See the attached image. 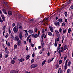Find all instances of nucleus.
<instances>
[{"label":"nucleus","instance_id":"obj_56","mask_svg":"<svg viewBox=\"0 0 73 73\" xmlns=\"http://www.w3.org/2000/svg\"><path fill=\"white\" fill-rule=\"evenodd\" d=\"M7 45L8 46H10V43H9V42L8 44H7Z\"/></svg>","mask_w":73,"mask_h":73},{"label":"nucleus","instance_id":"obj_15","mask_svg":"<svg viewBox=\"0 0 73 73\" xmlns=\"http://www.w3.org/2000/svg\"><path fill=\"white\" fill-rule=\"evenodd\" d=\"M64 38H65V36H64V35H63L62 36V43H63V41H64Z\"/></svg>","mask_w":73,"mask_h":73},{"label":"nucleus","instance_id":"obj_18","mask_svg":"<svg viewBox=\"0 0 73 73\" xmlns=\"http://www.w3.org/2000/svg\"><path fill=\"white\" fill-rule=\"evenodd\" d=\"M48 34L50 36H52V33L50 32H49L48 33Z\"/></svg>","mask_w":73,"mask_h":73},{"label":"nucleus","instance_id":"obj_16","mask_svg":"<svg viewBox=\"0 0 73 73\" xmlns=\"http://www.w3.org/2000/svg\"><path fill=\"white\" fill-rule=\"evenodd\" d=\"M46 62V60H44L42 63V66H43V65H44L45 64Z\"/></svg>","mask_w":73,"mask_h":73},{"label":"nucleus","instance_id":"obj_51","mask_svg":"<svg viewBox=\"0 0 73 73\" xmlns=\"http://www.w3.org/2000/svg\"><path fill=\"white\" fill-rule=\"evenodd\" d=\"M45 48H42V52H44V51H45Z\"/></svg>","mask_w":73,"mask_h":73},{"label":"nucleus","instance_id":"obj_8","mask_svg":"<svg viewBox=\"0 0 73 73\" xmlns=\"http://www.w3.org/2000/svg\"><path fill=\"white\" fill-rule=\"evenodd\" d=\"M49 28L51 32H53V27L50 26Z\"/></svg>","mask_w":73,"mask_h":73},{"label":"nucleus","instance_id":"obj_3","mask_svg":"<svg viewBox=\"0 0 73 73\" xmlns=\"http://www.w3.org/2000/svg\"><path fill=\"white\" fill-rule=\"evenodd\" d=\"M55 32L56 33V35L58 37H60V33H59V32H58V31L57 30H55Z\"/></svg>","mask_w":73,"mask_h":73},{"label":"nucleus","instance_id":"obj_55","mask_svg":"<svg viewBox=\"0 0 73 73\" xmlns=\"http://www.w3.org/2000/svg\"><path fill=\"white\" fill-rule=\"evenodd\" d=\"M28 33H25V37H27V36H28Z\"/></svg>","mask_w":73,"mask_h":73},{"label":"nucleus","instance_id":"obj_33","mask_svg":"<svg viewBox=\"0 0 73 73\" xmlns=\"http://www.w3.org/2000/svg\"><path fill=\"white\" fill-rule=\"evenodd\" d=\"M66 30H63V34H64V33H65L66 32Z\"/></svg>","mask_w":73,"mask_h":73},{"label":"nucleus","instance_id":"obj_1","mask_svg":"<svg viewBox=\"0 0 73 73\" xmlns=\"http://www.w3.org/2000/svg\"><path fill=\"white\" fill-rule=\"evenodd\" d=\"M19 38H20L21 40H22V39H23V33H22L21 31H19Z\"/></svg>","mask_w":73,"mask_h":73},{"label":"nucleus","instance_id":"obj_32","mask_svg":"<svg viewBox=\"0 0 73 73\" xmlns=\"http://www.w3.org/2000/svg\"><path fill=\"white\" fill-rule=\"evenodd\" d=\"M5 28H6V26H4L3 27V30H5Z\"/></svg>","mask_w":73,"mask_h":73},{"label":"nucleus","instance_id":"obj_43","mask_svg":"<svg viewBox=\"0 0 73 73\" xmlns=\"http://www.w3.org/2000/svg\"><path fill=\"white\" fill-rule=\"evenodd\" d=\"M0 22L1 23H3V21L1 19V17H0Z\"/></svg>","mask_w":73,"mask_h":73},{"label":"nucleus","instance_id":"obj_17","mask_svg":"<svg viewBox=\"0 0 73 73\" xmlns=\"http://www.w3.org/2000/svg\"><path fill=\"white\" fill-rule=\"evenodd\" d=\"M28 32L29 33H33V30H29L28 31Z\"/></svg>","mask_w":73,"mask_h":73},{"label":"nucleus","instance_id":"obj_28","mask_svg":"<svg viewBox=\"0 0 73 73\" xmlns=\"http://www.w3.org/2000/svg\"><path fill=\"white\" fill-rule=\"evenodd\" d=\"M11 64H15V60H12L11 61Z\"/></svg>","mask_w":73,"mask_h":73},{"label":"nucleus","instance_id":"obj_50","mask_svg":"<svg viewBox=\"0 0 73 73\" xmlns=\"http://www.w3.org/2000/svg\"><path fill=\"white\" fill-rule=\"evenodd\" d=\"M61 49H60L58 51V53H59V54H60V53H61Z\"/></svg>","mask_w":73,"mask_h":73},{"label":"nucleus","instance_id":"obj_53","mask_svg":"<svg viewBox=\"0 0 73 73\" xmlns=\"http://www.w3.org/2000/svg\"><path fill=\"white\" fill-rule=\"evenodd\" d=\"M8 49H7V47H6L5 49V52H7Z\"/></svg>","mask_w":73,"mask_h":73},{"label":"nucleus","instance_id":"obj_22","mask_svg":"<svg viewBox=\"0 0 73 73\" xmlns=\"http://www.w3.org/2000/svg\"><path fill=\"white\" fill-rule=\"evenodd\" d=\"M17 46L16 44H15L14 46V48L15 49H17Z\"/></svg>","mask_w":73,"mask_h":73},{"label":"nucleus","instance_id":"obj_36","mask_svg":"<svg viewBox=\"0 0 73 73\" xmlns=\"http://www.w3.org/2000/svg\"><path fill=\"white\" fill-rule=\"evenodd\" d=\"M58 21L59 23H61V22H62V19H59Z\"/></svg>","mask_w":73,"mask_h":73},{"label":"nucleus","instance_id":"obj_40","mask_svg":"<svg viewBox=\"0 0 73 73\" xmlns=\"http://www.w3.org/2000/svg\"><path fill=\"white\" fill-rule=\"evenodd\" d=\"M62 31V29L61 28H59V32L60 33H61Z\"/></svg>","mask_w":73,"mask_h":73},{"label":"nucleus","instance_id":"obj_25","mask_svg":"<svg viewBox=\"0 0 73 73\" xmlns=\"http://www.w3.org/2000/svg\"><path fill=\"white\" fill-rule=\"evenodd\" d=\"M9 34H11V29H10V27L9 28Z\"/></svg>","mask_w":73,"mask_h":73},{"label":"nucleus","instance_id":"obj_23","mask_svg":"<svg viewBox=\"0 0 73 73\" xmlns=\"http://www.w3.org/2000/svg\"><path fill=\"white\" fill-rule=\"evenodd\" d=\"M44 36H45V34H43V35H42V36H41V38L42 39V41L43 40V38H44Z\"/></svg>","mask_w":73,"mask_h":73},{"label":"nucleus","instance_id":"obj_19","mask_svg":"<svg viewBox=\"0 0 73 73\" xmlns=\"http://www.w3.org/2000/svg\"><path fill=\"white\" fill-rule=\"evenodd\" d=\"M61 68H60L58 70V73H61Z\"/></svg>","mask_w":73,"mask_h":73},{"label":"nucleus","instance_id":"obj_9","mask_svg":"<svg viewBox=\"0 0 73 73\" xmlns=\"http://www.w3.org/2000/svg\"><path fill=\"white\" fill-rule=\"evenodd\" d=\"M61 50V52H64V47H60V49Z\"/></svg>","mask_w":73,"mask_h":73},{"label":"nucleus","instance_id":"obj_30","mask_svg":"<svg viewBox=\"0 0 73 73\" xmlns=\"http://www.w3.org/2000/svg\"><path fill=\"white\" fill-rule=\"evenodd\" d=\"M54 46H57V42L56 40L55 41Z\"/></svg>","mask_w":73,"mask_h":73},{"label":"nucleus","instance_id":"obj_41","mask_svg":"<svg viewBox=\"0 0 73 73\" xmlns=\"http://www.w3.org/2000/svg\"><path fill=\"white\" fill-rule=\"evenodd\" d=\"M51 59H49L48 60V63H49V62H51Z\"/></svg>","mask_w":73,"mask_h":73},{"label":"nucleus","instance_id":"obj_10","mask_svg":"<svg viewBox=\"0 0 73 73\" xmlns=\"http://www.w3.org/2000/svg\"><path fill=\"white\" fill-rule=\"evenodd\" d=\"M2 11L5 13V14L6 15H7V12H6V11L5 10V9H2Z\"/></svg>","mask_w":73,"mask_h":73},{"label":"nucleus","instance_id":"obj_64","mask_svg":"<svg viewBox=\"0 0 73 73\" xmlns=\"http://www.w3.org/2000/svg\"><path fill=\"white\" fill-rule=\"evenodd\" d=\"M25 73H30V72H28V71H25Z\"/></svg>","mask_w":73,"mask_h":73},{"label":"nucleus","instance_id":"obj_6","mask_svg":"<svg viewBox=\"0 0 73 73\" xmlns=\"http://www.w3.org/2000/svg\"><path fill=\"white\" fill-rule=\"evenodd\" d=\"M14 40L15 41H18L19 40V37L17 36H16L14 38Z\"/></svg>","mask_w":73,"mask_h":73},{"label":"nucleus","instance_id":"obj_48","mask_svg":"<svg viewBox=\"0 0 73 73\" xmlns=\"http://www.w3.org/2000/svg\"><path fill=\"white\" fill-rule=\"evenodd\" d=\"M70 71V69H68L67 70V73H69V72Z\"/></svg>","mask_w":73,"mask_h":73},{"label":"nucleus","instance_id":"obj_20","mask_svg":"<svg viewBox=\"0 0 73 73\" xmlns=\"http://www.w3.org/2000/svg\"><path fill=\"white\" fill-rule=\"evenodd\" d=\"M30 57V56L29 55L27 56L26 58V60H27Z\"/></svg>","mask_w":73,"mask_h":73},{"label":"nucleus","instance_id":"obj_45","mask_svg":"<svg viewBox=\"0 0 73 73\" xmlns=\"http://www.w3.org/2000/svg\"><path fill=\"white\" fill-rule=\"evenodd\" d=\"M40 31H38V35L39 36L40 35Z\"/></svg>","mask_w":73,"mask_h":73},{"label":"nucleus","instance_id":"obj_46","mask_svg":"<svg viewBox=\"0 0 73 73\" xmlns=\"http://www.w3.org/2000/svg\"><path fill=\"white\" fill-rule=\"evenodd\" d=\"M15 26V23H13V25H12L13 27H13H14Z\"/></svg>","mask_w":73,"mask_h":73},{"label":"nucleus","instance_id":"obj_5","mask_svg":"<svg viewBox=\"0 0 73 73\" xmlns=\"http://www.w3.org/2000/svg\"><path fill=\"white\" fill-rule=\"evenodd\" d=\"M59 23V22H58L57 23L55 22L54 23V24L57 27V26L58 27H59V26H60V25Z\"/></svg>","mask_w":73,"mask_h":73},{"label":"nucleus","instance_id":"obj_21","mask_svg":"<svg viewBox=\"0 0 73 73\" xmlns=\"http://www.w3.org/2000/svg\"><path fill=\"white\" fill-rule=\"evenodd\" d=\"M38 36H39L37 34H35V35H34V37L35 38H37V37H38Z\"/></svg>","mask_w":73,"mask_h":73},{"label":"nucleus","instance_id":"obj_7","mask_svg":"<svg viewBox=\"0 0 73 73\" xmlns=\"http://www.w3.org/2000/svg\"><path fill=\"white\" fill-rule=\"evenodd\" d=\"M1 17L3 21H5V17H4V16L3 15H1Z\"/></svg>","mask_w":73,"mask_h":73},{"label":"nucleus","instance_id":"obj_60","mask_svg":"<svg viewBox=\"0 0 73 73\" xmlns=\"http://www.w3.org/2000/svg\"><path fill=\"white\" fill-rule=\"evenodd\" d=\"M70 8H71V9H73V5L71 6Z\"/></svg>","mask_w":73,"mask_h":73},{"label":"nucleus","instance_id":"obj_39","mask_svg":"<svg viewBox=\"0 0 73 73\" xmlns=\"http://www.w3.org/2000/svg\"><path fill=\"white\" fill-rule=\"evenodd\" d=\"M59 64H62V60H59Z\"/></svg>","mask_w":73,"mask_h":73},{"label":"nucleus","instance_id":"obj_11","mask_svg":"<svg viewBox=\"0 0 73 73\" xmlns=\"http://www.w3.org/2000/svg\"><path fill=\"white\" fill-rule=\"evenodd\" d=\"M68 48V46L66 45H65L64 46V50H66L67 49V48Z\"/></svg>","mask_w":73,"mask_h":73},{"label":"nucleus","instance_id":"obj_34","mask_svg":"<svg viewBox=\"0 0 73 73\" xmlns=\"http://www.w3.org/2000/svg\"><path fill=\"white\" fill-rule=\"evenodd\" d=\"M9 35V34H8V33H7V34H6V35H5V38H8V36Z\"/></svg>","mask_w":73,"mask_h":73},{"label":"nucleus","instance_id":"obj_29","mask_svg":"<svg viewBox=\"0 0 73 73\" xmlns=\"http://www.w3.org/2000/svg\"><path fill=\"white\" fill-rule=\"evenodd\" d=\"M71 31V29L70 28L68 29V33H70Z\"/></svg>","mask_w":73,"mask_h":73},{"label":"nucleus","instance_id":"obj_63","mask_svg":"<svg viewBox=\"0 0 73 73\" xmlns=\"http://www.w3.org/2000/svg\"><path fill=\"white\" fill-rule=\"evenodd\" d=\"M30 21H32L33 22V21H34V20L32 19L30 20Z\"/></svg>","mask_w":73,"mask_h":73},{"label":"nucleus","instance_id":"obj_52","mask_svg":"<svg viewBox=\"0 0 73 73\" xmlns=\"http://www.w3.org/2000/svg\"><path fill=\"white\" fill-rule=\"evenodd\" d=\"M5 30H4V31L3 33V36L4 35V33H5Z\"/></svg>","mask_w":73,"mask_h":73},{"label":"nucleus","instance_id":"obj_27","mask_svg":"<svg viewBox=\"0 0 73 73\" xmlns=\"http://www.w3.org/2000/svg\"><path fill=\"white\" fill-rule=\"evenodd\" d=\"M65 24H66V23L65 22H63L62 23V25L63 27H64V25H65Z\"/></svg>","mask_w":73,"mask_h":73},{"label":"nucleus","instance_id":"obj_44","mask_svg":"<svg viewBox=\"0 0 73 73\" xmlns=\"http://www.w3.org/2000/svg\"><path fill=\"white\" fill-rule=\"evenodd\" d=\"M16 59H17V57L16 56H15L13 58V60H16Z\"/></svg>","mask_w":73,"mask_h":73},{"label":"nucleus","instance_id":"obj_42","mask_svg":"<svg viewBox=\"0 0 73 73\" xmlns=\"http://www.w3.org/2000/svg\"><path fill=\"white\" fill-rule=\"evenodd\" d=\"M59 66V65H58V64H57L56 65V68H58V67Z\"/></svg>","mask_w":73,"mask_h":73},{"label":"nucleus","instance_id":"obj_38","mask_svg":"<svg viewBox=\"0 0 73 73\" xmlns=\"http://www.w3.org/2000/svg\"><path fill=\"white\" fill-rule=\"evenodd\" d=\"M35 32H36V33H37V31H38V29H37V28H36L35 29Z\"/></svg>","mask_w":73,"mask_h":73},{"label":"nucleus","instance_id":"obj_31","mask_svg":"<svg viewBox=\"0 0 73 73\" xmlns=\"http://www.w3.org/2000/svg\"><path fill=\"white\" fill-rule=\"evenodd\" d=\"M71 64V62H70V61H69L68 63V66H70V64Z\"/></svg>","mask_w":73,"mask_h":73},{"label":"nucleus","instance_id":"obj_4","mask_svg":"<svg viewBox=\"0 0 73 73\" xmlns=\"http://www.w3.org/2000/svg\"><path fill=\"white\" fill-rule=\"evenodd\" d=\"M37 66V65L36 64H34L32 65L31 66V68H36V67Z\"/></svg>","mask_w":73,"mask_h":73},{"label":"nucleus","instance_id":"obj_62","mask_svg":"<svg viewBox=\"0 0 73 73\" xmlns=\"http://www.w3.org/2000/svg\"><path fill=\"white\" fill-rule=\"evenodd\" d=\"M26 48L27 50H28V47H27V46H26Z\"/></svg>","mask_w":73,"mask_h":73},{"label":"nucleus","instance_id":"obj_57","mask_svg":"<svg viewBox=\"0 0 73 73\" xmlns=\"http://www.w3.org/2000/svg\"><path fill=\"white\" fill-rule=\"evenodd\" d=\"M23 29V27H22V26H19V29Z\"/></svg>","mask_w":73,"mask_h":73},{"label":"nucleus","instance_id":"obj_47","mask_svg":"<svg viewBox=\"0 0 73 73\" xmlns=\"http://www.w3.org/2000/svg\"><path fill=\"white\" fill-rule=\"evenodd\" d=\"M10 73H14V70L11 71Z\"/></svg>","mask_w":73,"mask_h":73},{"label":"nucleus","instance_id":"obj_49","mask_svg":"<svg viewBox=\"0 0 73 73\" xmlns=\"http://www.w3.org/2000/svg\"><path fill=\"white\" fill-rule=\"evenodd\" d=\"M31 46H32V47H34V44H31Z\"/></svg>","mask_w":73,"mask_h":73},{"label":"nucleus","instance_id":"obj_37","mask_svg":"<svg viewBox=\"0 0 73 73\" xmlns=\"http://www.w3.org/2000/svg\"><path fill=\"white\" fill-rule=\"evenodd\" d=\"M67 58V56H65L64 57V60H66V58Z\"/></svg>","mask_w":73,"mask_h":73},{"label":"nucleus","instance_id":"obj_61","mask_svg":"<svg viewBox=\"0 0 73 73\" xmlns=\"http://www.w3.org/2000/svg\"><path fill=\"white\" fill-rule=\"evenodd\" d=\"M2 54H0V58H2Z\"/></svg>","mask_w":73,"mask_h":73},{"label":"nucleus","instance_id":"obj_13","mask_svg":"<svg viewBox=\"0 0 73 73\" xmlns=\"http://www.w3.org/2000/svg\"><path fill=\"white\" fill-rule=\"evenodd\" d=\"M8 14L10 16H11V15H12V11H9L8 12Z\"/></svg>","mask_w":73,"mask_h":73},{"label":"nucleus","instance_id":"obj_2","mask_svg":"<svg viewBox=\"0 0 73 73\" xmlns=\"http://www.w3.org/2000/svg\"><path fill=\"white\" fill-rule=\"evenodd\" d=\"M19 29L17 28L15 26L14 27L13 29V31L15 33H16L17 32H18V30Z\"/></svg>","mask_w":73,"mask_h":73},{"label":"nucleus","instance_id":"obj_14","mask_svg":"<svg viewBox=\"0 0 73 73\" xmlns=\"http://www.w3.org/2000/svg\"><path fill=\"white\" fill-rule=\"evenodd\" d=\"M25 60L24 58H21L19 60L20 62H23V61H24Z\"/></svg>","mask_w":73,"mask_h":73},{"label":"nucleus","instance_id":"obj_26","mask_svg":"<svg viewBox=\"0 0 73 73\" xmlns=\"http://www.w3.org/2000/svg\"><path fill=\"white\" fill-rule=\"evenodd\" d=\"M65 16L66 17H67L68 16V13L66 12H65L64 13Z\"/></svg>","mask_w":73,"mask_h":73},{"label":"nucleus","instance_id":"obj_12","mask_svg":"<svg viewBox=\"0 0 73 73\" xmlns=\"http://www.w3.org/2000/svg\"><path fill=\"white\" fill-rule=\"evenodd\" d=\"M21 44V40H19L18 41V43L17 44V45L19 46Z\"/></svg>","mask_w":73,"mask_h":73},{"label":"nucleus","instance_id":"obj_58","mask_svg":"<svg viewBox=\"0 0 73 73\" xmlns=\"http://www.w3.org/2000/svg\"><path fill=\"white\" fill-rule=\"evenodd\" d=\"M47 54L48 56H50V53H49V52H48Z\"/></svg>","mask_w":73,"mask_h":73},{"label":"nucleus","instance_id":"obj_54","mask_svg":"<svg viewBox=\"0 0 73 73\" xmlns=\"http://www.w3.org/2000/svg\"><path fill=\"white\" fill-rule=\"evenodd\" d=\"M32 56L33 57H35V53L34 52L32 55Z\"/></svg>","mask_w":73,"mask_h":73},{"label":"nucleus","instance_id":"obj_24","mask_svg":"<svg viewBox=\"0 0 73 73\" xmlns=\"http://www.w3.org/2000/svg\"><path fill=\"white\" fill-rule=\"evenodd\" d=\"M68 66V65L67 64H65L64 66V69H65L66 70V68H67V66Z\"/></svg>","mask_w":73,"mask_h":73},{"label":"nucleus","instance_id":"obj_35","mask_svg":"<svg viewBox=\"0 0 73 73\" xmlns=\"http://www.w3.org/2000/svg\"><path fill=\"white\" fill-rule=\"evenodd\" d=\"M35 61V60H34V59H32V60H31V63L32 64V63H33V62H34Z\"/></svg>","mask_w":73,"mask_h":73},{"label":"nucleus","instance_id":"obj_59","mask_svg":"<svg viewBox=\"0 0 73 73\" xmlns=\"http://www.w3.org/2000/svg\"><path fill=\"white\" fill-rule=\"evenodd\" d=\"M18 73V71L16 70H14V73Z\"/></svg>","mask_w":73,"mask_h":73}]
</instances>
